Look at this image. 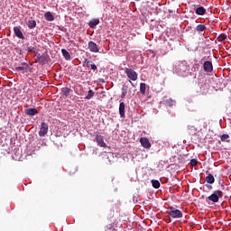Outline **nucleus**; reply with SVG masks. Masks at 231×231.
Segmentation results:
<instances>
[{
    "label": "nucleus",
    "mask_w": 231,
    "mask_h": 231,
    "mask_svg": "<svg viewBox=\"0 0 231 231\" xmlns=\"http://www.w3.org/2000/svg\"><path fill=\"white\" fill-rule=\"evenodd\" d=\"M166 214L172 217V219H180V217H183L181 210L176 209L175 208H169Z\"/></svg>",
    "instance_id": "f257e3e1"
},
{
    "label": "nucleus",
    "mask_w": 231,
    "mask_h": 231,
    "mask_svg": "<svg viewBox=\"0 0 231 231\" xmlns=\"http://www.w3.org/2000/svg\"><path fill=\"white\" fill-rule=\"evenodd\" d=\"M125 74L128 77V79H130L129 82L131 84V86H133V88H134V84L133 83V81L134 82L135 80H138V73H136V71H134L133 69H125ZM133 80V81H131Z\"/></svg>",
    "instance_id": "f03ea898"
},
{
    "label": "nucleus",
    "mask_w": 231,
    "mask_h": 231,
    "mask_svg": "<svg viewBox=\"0 0 231 231\" xmlns=\"http://www.w3.org/2000/svg\"><path fill=\"white\" fill-rule=\"evenodd\" d=\"M221 198H223V191L217 189L210 196L208 197V199L209 201H212L213 203H217V201H219V199Z\"/></svg>",
    "instance_id": "7ed1b4c3"
},
{
    "label": "nucleus",
    "mask_w": 231,
    "mask_h": 231,
    "mask_svg": "<svg viewBox=\"0 0 231 231\" xmlns=\"http://www.w3.org/2000/svg\"><path fill=\"white\" fill-rule=\"evenodd\" d=\"M48 134V124L46 123H42L40 132H39V136H45Z\"/></svg>",
    "instance_id": "20e7f679"
},
{
    "label": "nucleus",
    "mask_w": 231,
    "mask_h": 231,
    "mask_svg": "<svg viewBox=\"0 0 231 231\" xmlns=\"http://www.w3.org/2000/svg\"><path fill=\"white\" fill-rule=\"evenodd\" d=\"M203 68H204V71H207V73H212V71H214L212 61H205L203 64Z\"/></svg>",
    "instance_id": "39448f33"
},
{
    "label": "nucleus",
    "mask_w": 231,
    "mask_h": 231,
    "mask_svg": "<svg viewBox=\"0 0 231 231\" xmlns=\"http://www.w3.org/2000/svg\"><path fill=\"white\" fill-rule=\"evenodd\" d=\"M96 142L99 147H107V144L104 142V136L100 134L96 135Z\"/></svg>",
    "instance_id": "423d86ee"
},
{
    "label": "nucleus",
    "mask_w": 231,
    "mask_h": 231,
    "mask_svg": "<svg viewBox=\"0 0 231 231\" xmlns=\"http://www.w3.org/2000/svg\"><path fill=\"white\" fill-rule=\"evenodd\" d=\"M196 15H205L207 14V9L201 5L194 8Z\"/></svg>",
    "instance_id": "0eeeda50"
},
{
    "label": "nucleus",
    "mask_w": 231,
    "mask_h": 231,
    "mask_svg": "<svg viewBox=\"0 0 231 231\" xmlns=\"http://www.w3.org/2000/svg\"><path fill=\"white\" fill-rule=\"evenodd\" d=\"M88 50L92 51V53H98V46L95 43V42H88Z\"/></svg>",
    "instance_id": "6e6552de"
},
{
    "label": "nucleus",
    "mask_w": 231,
    "mask_h": 231,
    "mask_svg": "<svg viewBox=\"0 0 231 231\" xmlns=\"http://www.w3.org/2000/svg\"><path fill=\"white\" fill-rule=\"evenodd\" d=\"M140 143L142 147H143L144 149H149L151 147V143L149 142V139H147L146 137L141 138Z\"/></svg>",
    "instance_id": "1a4fd4ad"
},
{
    "label": "nucleus",
    "mask_w": 231,
    "mask_h": 231,
    "mask_svg": "<svg viewBox=\"0 0 231 231\" xmlns=\"http://www.w3.org/2000/svg\"><path fill=\"white\" fill-rule=\"evenodd\" d=\"M14 34L16 35V37H18V39L24 40V35L23 34V31H21L20 26L14 27Z\"/></svg>",
    "instance_id": "9d476101"
},
{
    "label": "nucleus",
    "mask_w": 231,
    "mask_h": 231,
    "mask_svg": "<svg viewBox=\"0 0 231 231\" xmlns=\"http://www.w3.org/2000/svg\"><path fill=\"white\" fill-rule=\"evenodd\" d=\"M25 114L28 116H35V115L39 114V111H37V108H27L25 109Z\"/></svg>",
    "instance_id": "9b49d317"
},
{
    "label": "nucleus",
    "mask_w": 231,
    "mask_h": 231,
    "mask_svg": "<svg viewBox=\"0 0 231 231\" xmlns=\"http://www.w3.org/2000/svg\"><path fill=\"white\" fill-rule=\"evenodd\" d=\"M119 115L121 118H124V116H125V103L124 102H121L119 104Z\"/></svg>",
    "instance_id": "f8f14e48"
},
{
    "label": "nucleus",
    "mask_w": 231,
    "mask_h": 231,
    "mask_svg": "<svg viewBox=\"0 0 231 231\" xmlns=\"http://www.w3.org/2000/svg\"><path fill=\"white\" fill-rule=\"evenodd\" d=\"M27 26H28V28H30V30H33V28H35V26H37V22H35V20H33V18L30 17L27 21Z\"/></svg>",
    "instance_id": "ddd939ff"
},
{
    "label": "nucleus",
    "mask_w": 231,
    "mask_h": 231,
    "mask_svg": "<svg viewBox=\"0 0 231 231\" xmlns=\"http://www.w3.org/2000/svg\"><path fill=\"white\" fill-rule=\"evenodd\" d=\"M37 60L40 64L43 66V64H46V62H48V58H46V56L44 55L38 54Z\"/></svg>",
    "instance_id": "4468645a"
},
{
    "label": "nucleus",
    "mask_w": 231,
    "mask_h": 231,
    "mask_svg": "<svg viewBox=\"0 0 231 231\" xmlns=\"http://www.w3.org/2000/svg\"><path fill=\"white\" fill-rule=\"evenodd\" d=\"M44 18L46 19V21H49L50 23H51L52 21H55V16H53L51 12L45 13Z\"/></svg>",
    "instance_id": "2eb2a0df"
},
{
    "label": "nucleus",
    "mask_w": 231,
    "mask_h": 231,
    "mask_svg": "<svg viewBox=\"0 0 231 231\" xmlns=\"http://www.w3.org/2000/svg\"><path fill=\"white\" fill-rule=\"evenodd\" d=\"M127 91H129V86H127L125 84L123 85L121 98H125V97H127Z\"/></svg>",
    "instance_id": "dca6fc26"
},
{
    "label": "nucleus",
    "mask_w": 231,
    "mask_h": 231,
    "mask_svg": "<svg viewBox=\"0 0 231 231\" xmlns=\"http://www.w3.org/2000/svg\"><path fill=\"white\" fill-rule=\"evenodd\" d=\"M61 53L65 60H71V54H69V52L66 49H62Z\"/></svg>",
    "instance_id": "f3484780"
},
{
    "label": "nucleus",
    "mask_w": 231,
    "mask_h": 231,
    "mask_svg": "<svg viewBox=\"0 0 231 231\" xmlns=\"http://www.w3.org/2000/svg\"><path fill=\"white\" fill-rule=\"evenodd\" d=\"M97 24H100V20L93 19L89 22L88 26H89V28H95V26H97Z\"/></svg>",
    "instance_id": "a211bd4d"
},
{
    "label": "nucleus",
    "mask_w": 231,
    "mask_h": 231,
    "mask_svg": "<svg viewBox=\"0 0 231 231\" xmlns=\"http://www.w3.org/2000/svg\"><path fill=\"white\" fill-rule=\"evenodd\" d=\"M61 93L63 97H69V94L71 93V88L65 87L61 88Z\"/></svg>",
    "instance_id": "6ab92c4d"
},
{
    "label": "nucleus",
    "mask_w": 231,
    "mask_h": 231,
    "mask_svg": "<svg viewBox=\"0 0 231 231\" xmlns=\"http://www.w3.org/2000/svg\"><path fill=\"white\" fill-rule=\"evenodd\" d=\"M206 181L207 183H208L209 185H212V183H214V181H216V179H214V175L212 174H208L207 177H206Z\"/></svg>",
    "instance_id": "aec40b11"
},
{
    "label": "nucleus",
    "mask_w": 231,
    "mask_h": 231,
    "mask_svg": "<svg viewBox=\"0 0 231 231\" xmlns=\"http://www.w3.org/2000/svg\"><path fill=\"white\" fill-rule=\"evenodd\" d=\"M188 129H189V134H196V133H198V128H196V126L194 125H188Z\"/></svg>",
    "instance_id": "412c9836"
},
{
    "label": "nucleus",
    "mask_w": 231,
    "mask_h": 231,
    "mask_svg": "<svg viewBox=\"0 0 231 231\" xmlns=\"http://www.w3.org/2000/svg\"><path fill=\"white\" fill-rule=\"evenodd\" d=\"M95 97V92L93 90H88V95L85 97V100H91Z\"/></svg>",
    "instance_id": "4be33fe9"
},
{
    "label": "nucleus",
    "mask_w": 231,
    "mask_h": 231,
    "mask_svg": "<svg viewBox=\"0 0 231 231\" xmlns=\"http://www.w3.org/2000/svg\"><path fill=\"white\" fill-rule=\"evenodd\" d=\"M228 138H230V135H228L227 134H224L220 136L221 142L230 143V140H228Z\"/></svg>",
    "instance_id": "5701e85b"
},
{
    "label": "nucleus",
    "mask_w": 231,
    "mask_h": 231,
    "mask_svg": "<svg viewBox=\"0 0 231 231\" xmlns=\"http://www.w3.org/2000/svg\"><path fill=\"white\" fill-rule=\"evenodd\" d=\"M197 32H205L207 30V26L205 24H199L196 27Z\"/></svg>",
    "instance_id": "b1692460"
},
{
    "label": "nucleus",
    "mask_w": 231,
    "mask_h": 231,
    "mask_svg": "<svg viewBox=\"0 0 231 231\" xmlns=\"http://www.w3.org/2000/svg\"><path fill=\"white\" fill-rule=\"evenodd\" d=\"M146 84L145 83H141L140 84V93L142 95H145V89H146Z\"/></svg>",
    "instance_id": "393cba45"
},
{
    "label": "nucleus",
    "mask_w": 231,
    "mask_h": 231,
    "mask_svg": "<svg viewBox=\"0 0 231 231\" xmlns=\"http://www.w3.org/2000/svg\"><path fill=\"white\" fill-rule=\"evenodd\" d=\"M152 185L153 189H160V181L156 180H152Z\"/></svg>",
    "instance_id": "a878e982"
},
{
    "label": "nucleus",
    "mask_w": 231,
    "mask_h": 231,
    "mask_svg": "<svg viewBox=\"0 0 231 231\" xmlns=\"http://www.w3.org/2000/svg\"><path fill=\"white\" fill-rule=\"evenodd\" d=\"M16 71H23V73H26V71H28V68L27 67H15Z\"/></svg>",
    "instance_id": "bb28decb"
},
{
    "label": "nucleus",
    "mask_w": 231,
    "mask_h": 231,
    "mask_svg": "<svg viewBox=\"0 0 231 231\" xmlns=\"http://www.w3.org/2000/svg\"><path fill=\"white\" fill-rule=\"evenodd\" d=\"M174 104H176V101H174L172 99L166 100V106H169L170 107H172V106H174Z\"/></svg>",
    "instance_id": "cd10ccee"
},
{
    "label": "nucleus",
    "mask_w": 231,
    "mask_h": 231,
    "mask_svg": "<svg viewBox=\"0 0 231 231\" xmlns=\"http://www.w3.org/2000/svg\"><path fill=\"white\" fill-rule=\"evenodd\" d=\"M198 165V160L196 159H191L190 160V166L191 167H196Z\"/></svg>",
    "instance_id": "c85d7f7f"
},
{
    "label": "nucleus",
    "mask_w": 231,
    "mask_h": 231,
    "mask_svg": "<svg viewBox=\"0 0 231 231\" xmlns=\"http://www.w3.org/2000/svg\"><path fill=\"white\" fill-rule=\"evenodd\" d=\"M90 62L91 61H89L88 59H85L84 61H83L84 68H88V66H89Z\"/></svg>",
    "instance_id": "c756f323"
},
{
    "label": "nucleus",
    "mask_w": 231,
    "mask_h": 231,
    "mask_svg": "<svg viewBox=\"0 0 231 231\" xmlns=\"http://www.w3.org/2000/svg\"><path fill=\"white\" fill-rule=\"evenodd\" d=\"M225 39H226V37H225V34H221V35L218 37V41H220V42H223V41H225Z\"/></svg>",
    "instance_id": "7c9ffc66"
},
{
    "label": "nucleus",
    "mask_w": 231,
    "mask_h": 231,
    "mask_svg": "<svg viewBox=\"0 0 231 231\" xmlns=\"http://www.w3.org/2000/svg\"><path fill=\"white\" fill-rule=\"evenodd\" d=\"M91 69H93L95 71V69H97V65L96 64H91Z\"/></svg>",
    "instance_id": "2f4dec72"
},
{
    "label": "nucleus",
    "mask_w": 231,
    "mask_h": 231,
    "mask_svg": "<svg viewBox=\"0 0 231 231\" xmlns=\"http://www.w3.org/2000/svg\"><path fill=\"white\" fill-rule=\"evenodd\" d=\"M27 50H28V52H29V53H32V51H33V49H32V48H31V47H28V49H27Z\"/></svg>",
    "instance_id": "473e14b6"
},
{
    "label": "nucleus",
    "mask_w": 231,
    "mask_h": 231,
    "mask_svg": "<svg viewBox=\"0 0 231 231\" xmlns=\"http://www.w3.org/2000/svg\"><path fill=\"white\" fill-rule=\"evenodd\" d=\"M230 199H231V196H230Z\"/></svg>",
    "instance_id": "72a5a7b5"
}]
</instances>
